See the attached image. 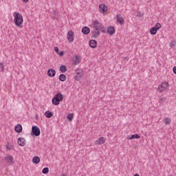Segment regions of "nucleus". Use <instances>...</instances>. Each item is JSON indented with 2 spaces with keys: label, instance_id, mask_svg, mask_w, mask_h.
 <instances>
[{
  "label": "nucleus",
  "instance_id": "1",
  "mask_svg": "<svg viewBox=\"0 0 176 176\" xmlns=\"http://www.w3.org/2000/svg\"><path fill=\"white\" fill-rule=\"evenodd\" d=\"M92 26L94 30L91 32L92 34V36L94 38H98L100 36V34L102 31L103 34H105V30H104V25L100 23L98 21H92Z\"/></svg>",
  "mask_w": 176,
  "mask_h": 176
},
{
  "label": "nucleus",
  "instance_id": "2",
  "mask_svg": "<svg viewBox=\"0 0 176 176\" xmlns=\"http://www.w3.org/2000/svg\"><path fill=\"white\" fill-rule=\"evenodd\" d=\"M13 16L14 17V23L16 27H19V28H23V22L24 20L23 19V15L20 14L19 12H14Z\"/></svg>",
  "mask_w": 176,
  "mask_h": 176
},
{
  "label": "nucleus",
  "instance_id": "3",
  "mask_svg": "<svg viewBox=\"0 0 176 176\" xmlns=\"http://www.w3.org/2000/svg\"><path fill=\"white\" fill-rule=\"evenodd\" d=\"M63 100H64V95L61 93L56 94L52 98V104L54 105H58V104H60V101H63Z\"/></svg>",
  "mask_w": 176,
  "mask_h": 176
},
{
  "label": "nucleus",
  "instance_id": "4",
  "mask_svg": "<svg viewBox=\"0 0 176 176\" xmlns=\"http://www.w3.org/2000/svg\"><path fill=\"white\" fill-rule=\"evenodd\" d=\"M162 28V25L160 23H157L154 27L150 29L151 35H156V32H157V30H160Z\"/></svg>",
  "mask_w": 176,
  "mask_h": 176
},
{
  "label": "nucleus",
  "instance_id": "5",
  "mask_svg": "<svg viewBox=\"0 0 176 176\" xmlns=\"http://www.w3.org/2000/svg\"><path fill=\"white\" fill-rule=\"evenodd\" d=\"M168 89V82H164L159 85L157 88V91H160V93H163V91H164L165 90H167Z\"/></svg>",
  "mask_w": 176,
  "mask_h": 176
},
{
  "label": "nucleus",
  "instance_id": "6",
  "mask_svg": "<svg viewBox=\"0 0 176 176\" xmlns=\"http://www.w3.org/2000/svg\"><path fill=\"white\" fill-rule=\"evenodd\" d=\"M31 135H35V137H39L41 135V129L37 126H33L32 127Z\"/></svg>",
  "mask_w": 176,
  "mask_h": 176
},
{
  "label": "nucleus",
  "instance_id": "7",
  "mask_svg": "<svg viewBox=\"0 0 176 176\" xmlns=\"http://www.w3.org/2000/svg\"><path fill=\"white\" fill-rule=\"evenodd\" d=\"M75 74L76 80H80V79H82V76H83V70L82 69H77L75 71Z\"/></svg>",
  "mask_w": 176,
  "mask_h": 176
},
{
  "label": "nucleus",
  "instance_id": "8",
  "mask_svg": "<svg viewBox=\"0 0 176 176\" xmlns=\"http://www.w3.org/2000/svg\"><path fill=\"white\" fill-rule=\"evenodd\" d=\"M74 32L72 30H69L67 32V41H68V42H69L70 43H72V42H74Z\"/></svg>",
  "mask_w": 176,
  "mask_h": 176
},
{
  "label": "nucleus",
  "instance_id": "9",
  "mask_svg": "<svg viewBox=\"0 0 176 176\" xmlns=\"http://www.w3.org/2000/svg\"><path fill=\"white\" fill-rule=\"evenodd\" d=\"M99 10L100 13H107L108 12V7L104 4H101L99 6Z\"/></svg>",
  "mask_w": 176,
  "mask_h": 176
},
{
  "label": "nucleus",
  "instance_id": "10",
  "mask_svg": "<svg viewBox=\"0 0 176 176\" xmlns=\"http://www.w3.org/2000/svg\"><path fill=\"white\" fill-rule=\"evenodd\" d=\"M5 159L7 160L8 164L9 166H12L14 162V159L12 155H7L5 157Z\"/></svg>",
  "mask_w": 176,
  "mask_h": 176
},
{
  "label": "nucleus",
  "instance_id": "11",
  "mask_svg": "<svg viewBox=\"0 0 176 176\" xmlns=\"http://www.w3.org/2000/svg\"><path fill=\"white\" fill-rule=\"evenodd\" d=\"M116 19L118 23H119V24H120L121 25H123V24H124V19L122 17V15L117 14Z\"/></svg>",
  "mask_w": 176,
  "mask_h": 176
},
{
  "label": "nucleus",
  "instance_id": "12",
  "mask_svg": "<svg viewBox=\"0 0 176 176\" xmlns=\"http://www.w3.org/2000/svg\"><path fill=\"white\" fill-rule=\"evenodd\" d=\"M47 75L48 76H50V78H54V76H56V70H54V69H50L47 71Z\"/></svg>",
  "mask_w": 176,
  "mask_h": 176
},
{
  "label": "nucleus",
  "instance_id": "13",
  "mask_svg": "<svg viewBox=\"0 0 176 176\" xmlns=\"http://www.w3.org/2000/svg\"><path fill=\"white\" fill-rule=\"evenodd\" d=\"M17 142H18L19 145H20V146H24V145H25V144H26V141L24 138H19L18 139Z\"/></svg>",
  "mask_w": 176,
  "mask_h": 176
},
{
  "label": "nucleus",
  "instance_id": "14",
  "mask_svg": "<svg viewBox=\"0 0 176 176\" xmlns=\"http://www.w3.org/2000/svg\"><path fill=\"white\" fill-rule=\"evenodd\" d=\"M96 145H102V144H105V138H100L98 140L95 141Z\"/></svg>",
  "mask_w": 176,
  "mask_h": 176
},
{
  "label": "nucleus",
  "instance_id": "15",
  "mask_svg": "<svg viewBox=\"0 0 176 176\" xmlns=\"http://www.w3.org/2000/svg\"><path fill=\"white\" fill-rule=\"evenodd\" d=\"M82 32L84 35H89L90 34V28L87 26L82 28Z\"/></svg>",
  "mask_w": 176,
  "mask_h": 176
},
{
  "label": "nucleus",
  "instance_id": "16",
  "mask_svg": "<svg viewBox=\"0 0 176 176\" xmlns=\"http://www.w3.org/2000/svg\"><path fill=\"white\" fill-rule=\"evenodd\" d=\"M89 46L92 47V49H96V47H97V41L93 39L89 41Z\"/></svg>",
  "mask_w": 176,
  "mask_h": 176
},
{
  "label": "nucleus",
  "instance_id": "17",
  "mask_svg": "<svg viewBox=\"0 0 176 176\" xmlns=\"http://www.w3.org/2000/svg\"><path fill=\"white\" fill-rule=\"evenodd\" d=\"M107 32L109 35H113V34H115V28L113 26H110L107 29Z\"/></svg>",
  "mask_w": 176,
  "mask_h": 176
},
{
  "label": "nucleus",
  "instance_id": "18",
  "mask_svg": "<svg viewBox=\"0 0 176 176\" xmlns=\"http://www.w3.org/2000/svg\"><path fill=\"white\" fill-rule=\"evenodd\" d=\"M75 58L76 59L74 60V65H78V64H79V63H80V60L82 59L80 58V56H77V55L75 56Z\"/></svg>",
  "mask_w": 176,
  "mask_h": 176
},
{
  "label": "nucleus",
  "instance_id": "19",
  "mask_svg": "<svg viewBox=\"0 0 176 176\" xmlns=\"http://www.w3.org/2000/svg\"><path fill=\"white\" fill-rule=\"evenodd\" d=\"M14 130L16 133H21V131H23V126H21V124H18L15 126Z\"/></svg>",
  "mask_w": 176,
  "mask_h": 176
},
{
  "label": "nucleus",
  "instance_id": "20",
  "mask_svg": "<svg viewBox=\"0 0 176 176\" xmlns=\"http://www.w3.org/2000/svg\"><path fill=\"white\" fill-rule=\"evenodd\" d=\"M139 138H141V136L138 134H134L132 135L131 137H128V140H138Z\"/></svg>",
  "mask_w": 176,
  "mask_h": 176
},
{
  "label": "nucleus",
  "instance_id": "21",
  "mask_svg": "<svg viewBox=\"0 0 176 176\" xmlns=\"http://www.w3.org/2000/svg\"><path fill=\"white\" fill-rule=\"evenodd\" d=\"M32 162L34 163V164H38L39 162H41V158H39L38 156H35L33 157Z\"/></svg>",
  "mask_w": 176,
  "mask_h": 176
},
{
  "label": "nucleus",
  "instance_id": "22",
  "mask_svg": "<svg viewBox=\"0 0 176 176\" xmlns=\"http://www.w3.org/2000/svg\"><path fill=\"white\" fill-rule=\"evenodd\" d=\"M59 80H60V82H65V80H67V76H65V74H60L59 76Z\"/></svg>",
  "mask_w": 176,
  "mask_h": 176
},
{
  "label": "nucleus",
  "instance_id": "23",
  "mask_svg": "<svg viewBox=\"0 0 176 176\" xmlns=\"http://www.w3.org/2000/svg\"><path fill=\"white\" fill-rule=\"evenodd\" d=\"M45 116H46V118H47L48 119H50V118L53 116V113H52L50 111H47L45 113Z\"/></svg>",
  "mask_w": 176,
  "mask_h": 176
},
{
  "label": "nucleus",
  "instance_id": "24",
  "mask_svg": "<svg viewBox=\"0 0 176 176\" xmlns=\"http://www.w3.org/2000/svg\"><path fill=\"white\" fill-rule=\"evenodd\" d=\"M60 71L62 72L63 74L67 72V66L61 65L60 67Z\"/></svg>",
  "mask_w": 176,
  "mask_h": 176
},
{
  "label": "nucleus",
  "instance_id": "25",
  "mask_svg": "<svg viewBox=\"0 0 176 176\" xmlns=\"http://www.w3.org/2000/svg\"><path fill=\"white\" fill-rule=\"evenodd\" d=\"M67 119L69 120V122H72V119H74V114L70 113L67 116Z\"/></svg>",
  "mask_w": 176,
  "mask_h": 176
},
{
  "label": "nucleus",
  "instance_id": "26",
  "mask_svg": "<svg viewBox=\"0 0 176 176\" xmlns=\"http://www.w3.org/2000/svg\"><path fill=\"white\" fill-rule=\"evenodd\" d=\"M6 149H8V151H10V150L13 149V146L10 144L8 143L6 145Z\"/></svg>",
  "mask_w": 176,
  "mask_h": 176
},
{
  "label": "nucleus",
  "instance_id": "27",
  "mask_svg": "<svg viewBox=\"0 0 176 176\" xmlns=\"http://www.w3.org/2000/svg\"><path fill=\"white\" fill-rule=\"evenodd\" d=\"M165 124H171V119L168 118H166L164 120Z\"/></svg>",
  "mask_w": 176,
  "mask_h": 176
},
{
  "label": "nucleus",
  "instance_id": "28",
  "mask_svg": "<svg viewBox=\"0 0 176 176\" xmlns=\"http://www.w3.org/2000/svg\"><path fill=\"white\" fill-rule=\"evenodd\" d=\"M42 173L43 174H47L49 173V168L47 167L43 168L42 170Z\"/></svg>",
  "mask_w": 176,
  "mask_h": 176
},
{
  "label": "nucleus",
  "instance_id": "29",
  "mask_svg": "<svg viewBox=\"0 0 176 176\" xmlns=\"http://www.w3.org/2000/svg\"><path fill=\"white\" fill-rule=\"evenodd\" d=\"M160 104L164 102V101H166V98L163 97V96H160Z\"/></svg>",
  "mask_w": 176,
  "mask_h": 176
},
{
  "label": "nucleus",
  "instance_id": "30",
  "mask_svg": "<svg viewBox=\"0 0 176 176\" xmlns=\"http://www.w3.org/2000/svg\"><path fill=\"white\" fill-rule=\"evenodd\" d=\"M175 44H176V42L173 41L169 43V46H170V47H175Z\"/></svg>",
  "mask_w": 176,
  "mask_h": 176
},
{
  "label": "nucleus",
  "instance_id": "31",
  "mask_svg": "<svg viewBox=\"0 0 176 176\" xmlns=\"http://www.w3.org/2000/svg\"><path fill=\"white\" fill-rule=\"evenodd\" d=\"M0 68L1 71H3V69H5V67L3 66V63H0Z\"/></svg>",
  "mask_w": 176,
  "mask_h": 176
},
{
  "label": "nucleus",
  "instance_id": "32",
  "mask_svg": "<svg viewBox=\"0 0 176 176\" xmlns=\"http://www.w3.org/2000/svg\"><path fill=\"white\" fill-rule=\"evenodd\" d=\"M54 51L56 53V54H58V53H60V51H59L58 47H54Z\"/></svg>",
  "mask_w": 176,
  "mask_h": 176
},
{
  "label": "nucleus",
  "instance_id": "33",
  "mask_svg": "<svg viewBox=\"0 0 176 176\" xmlns=\"http://www.w3.org/2000/svg\"><path fill=\"white\" fill-rule=\"evenodd\" d=\"M58 56H64V52H59L58 54Z\"/></svg>",
  "mask_w": 176,
  "mask_h": 176
},
{
  "label": "nucleus",
  "instance_id": "34",
  "mask_svg": "<svg viewBox=\"0 0 176 176\" xmlns=\"http://www.w3.org/2000/svg\"><path fill=\"white\" fill-rule=\"evenodd\" d=\"M173 73L176 75V66L173 68Z\"/></svg>",
  "mask_w": 176,
  "mask_h": 176
},
{
  "label": "nucleus",
  "instance_id": "35",
  "mask_svg": "<svg viewBox=\"0 0 176 176\" xmlns=\"http://www.w3.org/2000/svg\"><path fill=\"white\" fill-rule=\"evenodd\" d=\"M23 2H25V3H27V2H28L30 0H22Z\"/></svg>",
  "mask_w": 176,
  "mask_h": 176
},
{
  "label": "nucleus",
  "instance_id": "36",
  "mask_svg": "<svg viewBox=\"0 0 176 176\" xmlns=\"http://www.w3.org/2000/svg\"><path fill=\"white\" fill-rule=\"evenodd\" d=\"M134 176H140V175L135 174V175H134Z\"/></svg>",
  "mask_w": 176,
  "mask_h": 176
},
{
  "label": "nucleus",
  "instance_id": "37",
  "mask_svg": "<svg viewBox=\"0 0 176 176\" xmlns=\"http://www.w3.org/2000/svg\"><path fill=\"white\" fill-rule=\"evenodd\" d=\"M60 176H65V175H60Z\"/></svg>",
  "mask_w": 176,
  "mask_h": 176
}]
</instances>
